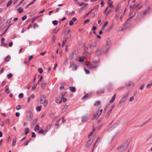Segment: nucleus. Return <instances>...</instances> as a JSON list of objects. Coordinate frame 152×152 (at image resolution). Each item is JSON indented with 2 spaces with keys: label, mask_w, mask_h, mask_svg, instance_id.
Returning a JSON list of instances; mask_svg holds the SVG:
<instances>
[{
  "label": "nucleus",
  "mask_w": 152,
  "mask_h": 152,
  "mask_svg": "<svg viewBox=\"0 0 152 152\" xmlns=\"http://www.w3.org/2000/svg\"><path fill=\"white\" fill-rule=\"evenodd\" d=\"M34 94H32L28 98L27 102L29 103L31 99H33L34 97Z\"/></svg>",
  "instance_id": "obj_11"
},
{
  "label": "nucleus",
  "mask_w": 152,
  "mask_h": 152,
  "mask_svg": "<svg viewBox=\"0 0 152 152\" xmlns=\"http://www.w3.org/2000/svg\"><path fill=\"white\" fill-rule=\"evenodd\" d=\"M36 135L35 133L34 132H32V137H36Z\"/></svg>",
  "instance_id": "obj_56"
},
{
  "label": "nucleus",
  "mask_w": 152,
  "mask_h": 152,
  "mask_svg": "<svg viewBox=\"0 0 152 152\" xmlns=\"http://www.w3.org/2000/svg\"><path fill=\"white\" fill-rule=\"evenodd\" d=\"M134 97L133 96H132V97H131L129 99L130 101L131 102L132 101L134 100Z\"/></svg>",
  "instance_id": "obj_59"
},
{
  "label": "nucleus",
  "mask_w": 152,
  "mask_h": 152,
  "mask_svg": "<svg viewBox=\"0 0 152 152\" xmlns=\"http://www.w3.org/2000/svg\"><path fill=\"white\" fill-rule=\"evenodd\" d=\"M61 99H62V101L64 102H65L67 101V99L65 98H63Z\"/></svg>",
  "instance_id": "obj_63"
},
{
  "label": "nucleus",
  "mask_w": 152,
  "mask_h": 152,
  "mask_svg": "<svg viewBox=\"0 0 152 152\" xmlns=\"http://www.w3.org/2000/svg\"><path fill=\"white\" fill-rule=\"evenodd\" d=\"M92 140H89L88 141V142L86 144V147L87 148L89 147L90 146V145L92 143Z\"/></svg>",
  "instance_id": "obj_10"
},
{
  "label": "nucleus",
  "mask_w": 152,
  "mask_h": 152,
  "mask_svg": "<svg viewBox=\"0 0 152 152\" xmlns=\"http://www.w3.org/2000/svg\"><path fill=\"white\" fill-rule=\"evenodd\" d=\"M20 114L18 112H17L16 113L15 115L16 117H18L20 116Z\"/></svg>",
  "instance_id": "obj_64"
},
{
  "label": "nucleus",
  "mask_w": 152,
  "mask_h": 152,
  "mask_svg": "<svg viewBox=\"0 0 152 152\" xmlns=\"http://www.w3.org/2000/svg\"><path fill=\"white\" fill-rule=\"evenodd\" d=\"M91 96V94H86L82 98V99L83 100L85 99V98H87Z\"/></svg>",
  "instance_id": "obj_21"
},
{
  "label": "nucleus",
  "mask_w": 152,
  "mask_h": 152,
  "mask_svg": "<svg viewBox=\"0 0 152 152\" xmlns=\"http://www.w3.org/2000/svg\"><path fill=\"white\" fill-rule=\"evenodd\" d=\"M96 47V42H94V45H90V48L91 49H93L94 48H95Z\"/></svg>",
  "instance_id": "obj_15"
},
{
  "label": "nucleus",
  "mask_w": 152,
  "mask_h": 152,
  "mask_svg": "<svg viewBox=\"0 0 152 152\" xmlns=\"http://www.w3.org/2000/svg\"><path fill=\"white\" fill-rule=\"evenodd\" d=\"M116 96V94H115L113 96L112 99L110 101V103H112L114 101Z\"/></svg>",
  "instance_id": "obj_13"
},
{
  "label": "nucleus",
  "mask_w": 152,
  "mask_h": 152,
  "mask_svg": "<svg viewBox=\"0 0 152 152\" xmlns=\"http://www.w3.org/2000/svg\"><path fill=\"white\" fill-rule=\"evenodd\" d=\"M65 94V92H63L61 94V98H64Z\"/></svg>",
  "instance_id": "obj_54"
},
{
  "label": "nucleus",
  "mask_w": 152,
  "mask_h": 152,
  "mask_svg": "<svg viewBox=\"0 0 152 152\" xmlns=\"http://www.w3.org/2000/svg\"><path fill=\"white\" fill-rule=\"evenodd\" d=\"M27 116L29 120H31L33 118V114L31 111H29L28 113Z\"/></svg>",
  "instance_id": "obj_8"
},
{
  "label": "nucleus",
  "mask_w": 152,
  "mask_h": 152,
  "mask_svg": "<svg viewBox=\"0 0 152 152\" xmlns=\"http://www.w3.org/2000/svg\"><path fill=\"white\" fill-rule=\"evenodd\" d=\"M40 103L43 104L44 106L45 107L48 104V101L46 100L45 96L44 95H42L40 97Z\"/></svg>",
  "instance_id": "obj_4"
},
{
  "label": "nucleus",
  "mask_w": 152,
  "mask_h": 152,
  "mask_svg": "<svg viewBox=\"0 0 152 152\" xmlns=\"http://www.w3.org/2000/svg\"><path fill=\"white\" fill-rule=\"evenodd\" d=\"M38 71L40 73H42L43 72L42 69L41 68H39L38 69Z\"/></svg>",
  "instance_id": "obj_45"
},
{
  "label": "nucleus",
  "mask_w": 152,
  "mask_h": 152,
  "mask_svg": "<svg viewBox=\"0 0 152 152\" xmlns=\"http://www.w3.org/2000/svg\"><path fill=\"white\" fill-rule=\"evenodd\" d=\"M99 6V5H97L94 7V8L93 9V10H96L98 9Z\"/></svg>",
  "instance_id": "obj_37"
},
{
  "label": "nucleus",
  "mask_w": 152,
  "mask_h": 152,
  "mask_svg": "<svg viewBox=\"0 0 152 152\" xmlns=\"http://www.w3.org/2000/svg\"><path fill=\"white\" fill-rule=\"evenodd\" d=\"M56 39V37L54 36V35L53 37V38H52V41L54 42L55 41V40Z\"/></svg>",
  "instance_id": "obj_62"
},
{
  "label": "nucleus",
  "mask_w": 152,
  "mask_h": 152,
  "mask_svg": "<svg viewBox=\"0 0 152 152\" xmlns=\"http://www.w3.org/2000/svg\"><path fill=\"white\" fill-rule=\"evenodd\" d=\"M100 103V102L99 101H97L95 104H94L95 105H99Z\"/></svg>",
  "instance_id": "obj_51"
},
{
  "label": "nucleus",
  "mask_w": 152,
  "mask_h": 152,
  "mask_svg": "<svg viewBox=\"0 0 152 152\" xmlns=\"http://www.w3.org/2000/svg\"><path fill=\"white\" fill-rule=\"evenodd\" d=\"M31 139H30L29 140L23 143V144L25 146H26V145H27L28 144V143L30 141Z\"/></svg>",
  "instance_id": "obj_27"
},
{
  "label": "nucleus",
  "mask_w": 152,
  "mask_h": 152,
  "mask_svg": "<svg viewBox=\"0 0 152 152\" xmlns=\"http://www.w3.org/2000/svg\"><path fill=\"white\" fill-rule=\"evenodd\" d=\"M69 90L72 92H74L76 91L75 88L73 87H69Z\"/></svg>",
  "instance_id": "obj_20"
},
{
  "label": "nucleus",
  "mask_w": 152,
  "mask_h": 152,
  "mask_svg": "<svg viewBox=\"0 0 152 152\" xmlns=\"http://www.w3.org/2000/svg\"><path fill=\"white\" fill-rule=\"evenodd\" d=\"M59 30V28H58L57 30H56V29H54L53 31V33L56 34L58 32Z\"/></svg>",
  "instance_id": "obj_48"
},
{
  "label": "nucleus",
  "mask_w": 152,
  "mask_h": 152,
  "mask_svg": "<svg viewBox=\"0 0 152 152\" xmlns=\"http://www.w3.org/2000/svg\"><path fill=\"white\" fill-rule=\"evenodd\" d=\"M129 146V144L128 142H126L124 145L119 146L117 148L118 150V152H123Z\"/></svg>",
  "instance_id": "obj_2"
},
{
  "label": "nucleus",
  "mask_w": 152,
  "mask_h": 152,
  "mask_svg": "<svg viewBox=\"0 0 152 152\" xmlns=\"http://www.w3.org/2000/svg\"><path fill=\"white\" fill-rule=\"evenodd\" d=\"M21 106L20 105H17L16 107V109L17 110H19L21 108Z\"/></svg>",
  "instance_id": "obj_39"
},
{
  "label": "nucleus",
  "mask_w": 152,
  "mask_h": 152,
  "mask_svg": "<svg viewBox=\"0 0 152 152\" xmlns=\"http://www.w3.org/2000/svg\"><path fill=\"white\" fill-rule=\"evenodd\" d=\"M151 7L150 6H148L147 7V9L143 11L139 14L137 16V18H138L140 19L143 18L145 15L148 13L150 11Z\"/></svg>",
  "instance_id": "obj_1"
},
{
  "label": "nucleus",
  "mask_w": 152,
  "mask_h": 152,
  "mask_svg": "<svg viewBox=\"0 0 152 152\" xmlns=\"http://www.w3.org/2000/svg\"><path fill=\"white\" fill-rule=\"evenodd\" d=\"M74 62H72L70 63V66H69V68H70L72 66H73L74 65Z\"/></svg>",
  "instance_id": "obj_40"
},
{
  "label": "nucleus",
  "mask_w": 152,
  "mask_h": 152,
  "mask_svg": "<svg viewBox=\"0 0 152 152\" xmlns=\"http://www.w3.org/2000/svg\"><path fill=\"white\" fill-rule=\"evenodd\" d=\"M152 136L151 135H150L148 136L146 142L148 144H151V141H152Z\"/></svg>",
  "instance_id": "obj_7"
},
{
  "label": "nucleus",
  "mask_w": 152,
  "mask_h": 152,
  "mask_svg": "<svg viewBox=\"0 0 152 152\" xmlns=\"http://www.w3.org/2000/svg\"><path fill=\"white\" fill-rule=\"evenodd\" d=\"M35 1L33 0L32 1L31 3H30L29 4H28V6H30L31 5H32L34 4Z\"/></svg>",
  "instance_id": "obj_55"
},
{
  "label": "nucleus",
  "mask_w": 152,
  "mask_h": 152,
  "mask_svg": "<svg viewBox=\"0 0 152 152\" xmlns=\"http://www.w3.org/2000/svg\"><path fill=\"white\" fill-rule=\"evenodd\" d=\"M129 94V93L126 94L125 95L123 96L121 99L120 102L118 104L119 107H120L124 104L125 102L128 98Z\"/></svg>",
  "instance_id": "obj_3"
},
{
  "label": "nucleus",
  "mask_w": 152,
  "mask_h": 152,
  "mask_svg": "<svg viewBox=\"0 0 152 152\" xmlns=\"http://www.w3.org/2000/svg\"><path fill=\"white\" fill-rule=\"evenodd\" d=\"M104 91V90L102 89V90H100L97 91V94H100L101 93H103V92Z\"/></svg>",
  "instance_id": "obj_24"
},
{
  "label": "nucleus",
  "mask_w": 152,
  "mask_h": 152,
  "mask_svg": "<svg viewBox=\"0 0 152 152\" xmlns=\"http://www.w3.org/2000/svg\"><path fill=\"white\" fill-rule=\"evenodd\" d=\"M47 85V83H42V85H41V88L42 89H44L46 86Z\"/></svg>",
  "instance_id": "obj_17"
},
{
  "label": "nucleus",
  "mask_w": 152,
  "mask_h": 152,
  "mask_svg": "<svg viewBox=\"0 0 152 152\" xmlns=\"http://www.w3.org/2000/svg\"><path fill=\"white\" fill-rule=\"evenodd\" d=\"M42 106H40L37 107L36 110L37 111H39L41 109Z\"/></svg>",
  "instance_id": "obj_28"
},
{
  "label": "nucleus",
  "mask_w": 152,
  "mask_h": 152,
  "mask_svg": "<svg viewBox=\"0 0 152 152\" xmlns=\"http://www.w3.org/2000/svg\"><path fill=\"white\" fill-rule=\"evenodd\" d=\"M76 51L74 50L73 51L72 54H70L69 58V60H71L73 58L74 55Z\"/></svg>",
  "instance_id": "obj_9"
},
{
  "label": "nucleus",
  "mask_w": 152,
  "mask_h": 152,
  "mask_svg": "<svg viewBox=\"0 0 152 152\" xmlns=\"http://www.w3.org/2000/svg\"><path fill=\"white\" fill-rule=\"evenodd\" d=\"M5 91L6 93L7 94H8L10 93V91L9 89V86L8 85H7L5 86Z\"/></svg>",
  "instance_id": "obj_14"
},
{
  "label": "nucleus",
  "mask_w": 152,
  "mask_h": 152,
  "mask_svg": "<svg viewBox=\"0 0 152 152\" xmlns=\"http://www.w3.org/2000/svg\"><path fill=\"white\" fill-rule=\"evenodd\" d=\"M83 8L84 7H82L81 8H80L78 12L79 13L83 11Z\"/></svg>",
  "instance_id": "obj_61"
},
{
  "label": "nucleus",
  "mask_w": 152,
  "mask_h": 152,
  "mask_svg": "<svg viewBox=\"0 0 152 152\" xmlns=\"http://www.w3.org/2000/svg\"><path fill=\"white\" fill-rule=\"evenodd\" d=\"M93 10V9H92L88 13H87L85 15V17H86V16H87L88 15L90 14L91 13L92 11Z\"/></svg>",
  "instance_id": "obj_47"
},
{
  "label": "nucleus",
  "mask_w": 152,
  "mask_h": 152,
  "mask_svg": "<svg viewBox=\"0 0 152 152\" xmlns=\"http://www.w3.org/2000/svg\"><path fill=\"white\" fill-rule=\"evenodd\" d=\"M74 24L72 20H70L69 22V24L70 26H72Z\"/></svg>",
  "instance_id": "obj_50"
},
{
  "label": "nucleus",
  "mask_w": 152,
  "mask_h": 152,
  "mask_svg": "<svg viewBox=\"0 0 152 152\" xmlns=\"http://www.w3.org/2000/svg\"><path fill=\"white\" fill-rule=\"evenodd\" d=\"M18 11L20 13H21L23 11V9L21 7H20L18 9Z\"/></svg>",
  "instance_id": "obj_26"
},
{
  "label": "nucleus",
  "mask_w": 152,
  "mask_h": 152,
  "mask_svg": "<svg viewBox=\"0 0 152 152\" xmlns=\"http://www.w3.org/2000/svg\"><path fill=\"white\" fill-rule=\"evenodd\" d=\"M52 126V124H50L49 125H48L47 127V129H50V127H51V126Z\"/></svg>",
  "instance_id": "obj_52"
},
{
  "label": "nucleus",
  "mask_w": 152,
  "mask_h": 152,
  "mask_svg": "<svg viewBox=\"0 0 152 152\" xmlns=\"http://www.w3.org/2000/svg\"><path fill=\"white\" fill-rule=\"evenodd\" d=\"M77 66L75 64L73 66V70L74 71H75L77 70Z\"/></svg>",
  "instance_id": "obj_35"
},
{
  "label": "nucleus",
  "mask_w": 152,
  "mask_h": 152,
  "mask_svg": "<svg viewBox=\"0 0 152 152\" xmlns=\"http://www.w3.org/2000/svg\"><path fill=\"white\" fill-rule=\"evenodd\" d=\"M99 110H98L96 112L95 114L93 115V116L92 118V119H94L96 118L98 114Z\"/></svg>",
  "instance_id": "obj_12"
},
{
  "label": "nucleus",
  "mask_w": 152,
  "mask_h": 152,
  "mask_svg": "<svg viewBox=\"0 0 152 152\" xmlns=\"http://www.w3.org/2000/svg\"><path fill=\"white\" fill-rule=\"evenodd\" d=\"M112 111V109H111L110 111H108L106 115L105 116L106 118H109V116L110 114V113H111Z\"/></svg>",
  "instance_id": "obj_23"
},
{
  "label": "nucleus",
  "mask_w": 152,
  "mask_h": 152,
  "mask_svg": "<svg viewBox=\"0 0 152 152\" xmlns=\"http://www.w3.org/2000/svg\"><path fill=\"white\" fill-rule=\"evenodd\" d=\"M67 105H65L64 107L63 108L62 112V113H64L66 110L67 108Z\"/></svg>",
  "instance_id": "obj_25"
},
{
  "label": "nucleus",
  "mask_w": 152,
  "mask_h": 152,
  "mask_svg": "<svg viewBox=\"0 0 152 152\" xmlns=\"http://www.w3.org/2000/svg\"><path fill=\"white\" fill-rule=\"evenodd\" d=\"M29 129L28 128H26L25 130V134H26L29 132Z\"/></svg>",
  "instance_id": "obj_41"
},
{
  "label": "nucleus",
  "mask_w": 152,
  "mask_h": 152,
  "mask_svg": "<svg viewBox=\"0 0 152 152\" xmlns=\"http://www.w3.org/2000/svg\"><path fill=\"white\" fill-rule=\"evenodd\" d=\"M23 96V93H21L18 95V97L20 99H22Z\"/></svg>",
  "instance_id": "obj_31"
},
{
  "label": "nucleus",
  "mask_w": 152,
  "mask_h": 152,
  "mask_svg": "<svg viewBox=\"0 0 152 152\" xmlns=\"http://www.w3.org/2000/svg\"><path fill=\"white\" fill-rule=\"evenodd\" d=\"M112 10L110 9L106 13V15L107 16L111 12Z\"/></svg>",
  "instance_id": "obj_42"
},
{
  "label": "nucleus",
  "mask_w": 152,
  "mask_h": 152,
  "mask_svg": "<svg viewBox=\"0 0 152 152\" xmlns=\"http://www.w3.org/2000/svg\"><path fill=\"white\" fill-rule=\"evenodd\" d=\"M12 75L11 73H10L7 75V77L8 79H9L12 77Z\"/></svg>",
  "instance_id": "obj_36"
},
{
  "label": "nucleus",
  "mask_w": 152,
  "mask_h": 152,
  "mask_svg": "<svg viewBox=\"0 0 152 152\" xmlns=\"http://www.w3.org/2000/svg\"><path fill=\"white\" fill-rule=\"evenodd\" d=\"M88 115L83 116L82 118V123H85L88 121Z\"/></svg>",
  "instance_id": "obj_5"
},
{
  "label": "nucleus",
  "mask_w": 152,
  "mask_h": 152,
  "mask_svg": "<svg viewBox=\"0 0 152 152\" xmlns=\"http://www.w3.org/2000/svg\"><path fill=\"white\" fill-rule=\"evenodd\" d=\"M111 45V40L110 39L108 38L107 40L106 45L110 46Z\"/></svg>",
  "instance_id": "obj_16"
},
{
  "label": "nucleus",
  "mask_w": 152,
  "mask_h": 152,
  "mask_svg": "<svg viewBox=\"0 0 152 152\" xmlns=\"http://www.w3.org/2000/svg\"><path fill=\"white\" fill-rule=\"evenodd\" d=\"M152 86V83H151L150 84H148L147 86H146V87L148 88H149L151 86Z\"/></svg>",
  "instance_id": "obj_49"
},
{
  "label": "nucleus",
  "mask_w": 152,
  "mask_h": 152,
  "mask_svg": "<svg viewBox=\"0 0 152 152\" xmlns=\"http://www.w3.org/2000/svg\"><path fill=\"white\" fill-rule=\"evenodd\" d=\"M84 71H85V72L86 74H88L90 73V71L88 70L87 69L85 68H84Z\"/></svg>",
  "instance_id": "obj_34"
},
{
  "label": "nucleus",
  "mask_w": 152,
  "mask_h": 152,
  "mask_svg": "<svg viewBox=\"0 0 152 152\" xmlns=\"http://www.w3.org/2000/svg\"><path fill=\"white\" fill-rule=\"evenodd\" d=\"M61 119H58L57 121V123L55 124V125L56 126H57V128L58 127V126H59V122L60 121H61Z\"/></svg>",
  "instance_id": "obj_22"
},
{
  "label": "nucleus",
  "mask_w": 152,
  "mask_h": 152,
  "mask_svg": "<svg viewBox=\"0 0 152 152\" xmlns=\"http://www.w3.org/2000/svg\"><path fill=\"white\" fill-rule=\"evenodd\" d=\"M12 1L11 0L9 1L6 5L7 7H8L12 3Z\"/></svg>",
  "instance_id": "obj_30"
},
{
  "label": "nucleus",
  "mask_w": 152,
  "mask_h": 152,
  "mask_svg": "<svg viewBox=\"0 0 152 152\" xmlns=\"http://www.w3.org/2000/svg\"><path fill=\"white\" fill-rule=\"evenodd\" d=\"M39 126L38 125H36L34 128V129L35 131L38 130H39Z\"/></svg>",
  "instance_id": "obj_33"
},
{
  "label": "nucleus",
  "mask_w": 152,
  "mask_h": 152,
  "mask_svg": "<svg viewBox=\"0 0 152 152\" xmlns=\"http://www.w3.org/2000/svg\"><path fill=\"white\" fill-rule=\"evenodd\" d=\"M86 65L88 66L90 68H91V67L92 66V65L88 62L86 64Z\"/></svg>",
  "instance_id": "obj_38"
},
{
  "label": "nucleus",
  "mask_w": 152,
  "mask_h": 152,
  "mask_svg": "<svg viewBox=\"0 0 152 152\" xmlns=\"http://www.w3.org/2000/svg\"><path fill=\"white\" fill-rule=\"evenodd\" d=\"M12 145L13 146H15L16 145V138H14L12 140Z\"/></svg>",
  "instance_id": "obj_18"
},
{
  "label": "nucleus",
  "mask_w": 152,
  "mask_h": 152,
  "mask_svg": "<svg viewBox=\"0 0 152 152\" xmlns=\"http://www.w3.org/2000/svg\"><path fill=\"white\" fill-rule=\"evenodd\" d=\"M48 129L46 128L44 131H43V134H45L48 131Z\"/></svg>",
  "instance_id": "obj_58"
},
{
  "label": "nucleus",
  "mask_w": 152,
  "mask_h": 152,
  "mask_svg": "<svg viewBox=\"0 0 152 152\" xmlns=\"http://www.w3.org/2000/svg\"><path fill=\"white\" fill-rule=\"evenodd\" d=\"M108 22L107 21H106L105 22L104 24L102 27V30H104L105 27L108 24Z\"/></svg>",
  "instance_id": "obj_19"
},
{
  "label": "nucleus",
  "mask_w": 152,
  "mask_h": 152,
  "mask_svg": "<svg viewBox=\"0 0 152 152\" xmlns=\"http://www.w3.org/2000/svg\"><path fill=\"white\" fill-rule=\"evenodd\" d=\"M27 18V16L26 15H24L22 18L23 20H26Z\"/></svg>",
  "instance_id": "obj_60"
},
{
  "label": "nucleus",
  "mask_w": 152,
  "mask_h": 152,
  "mask_svg": "<svg viewBox=\"0 0 152 152\" xmlns=\"http://www.w3.org/2000/svg\"><path fill=\"white\" fill-rule=\"evenodd\" d=\"M12 19V18L9 19L7 21V23H8V24H9L11 22Z\"/></svg>",
  "instance_id": "obj_43"
},
{
  "label": "nucleus",
  "mask_w": 152,
  "mask_h": 152,
  "mask_svg": "<svg viewBox=\"0 0 152 152\" xmlns=\"http://www.w3.org/2000/svg\"><path fill=\"white\" fill-rule=\"evenodd\" d=\"M37 122V119H36L34 120L33 122V124H36Z\"/></svg>",
  "instance_id": "obj_53"
},
{
  "label": "nucleus",
  "mask_w": 152,
  "mask_h": 152,
  "mask_svg": "<svg viewBox=\"0 0 152 152\" xmlns=\"http://www.w3.org/2000/svg\"><path fill=\"white\" fill-rule=\"evenodd\" d=\"M10 57L9 56H7L5 58V60L7 61H9L10 60Z\"/></svg>",
  "instance_id": "obj_32"
},
{
  "label": "nucleus",
  "mask_w": 152,
  "mask_h": 152,
  "mask_svg": "<svg viewBox=\"0 0 152 152\" xmlns=\"http://www.w3.org/2000/svg\"><path fill=\"white\" fill-rule=\"evenodd\" d=\"M37 84H34V86H33L32 87V89L34 91L35 89V88L37 87Z\"/></svg>",
  "instance_id": "obj_44"
},
{
  "label": "nucleus",
  "mask_w": 152,
  "mask_h": 152,
  "mask_svg": "<svg viewBox=\"0 0 152 152\" xmlns=\"http://www.w3.org/2000/svg\"><path fill=\"white\" fill-rule=\"evenodd\" d=\"M130 85H131V82H128L126 84V86L127 87L130 86Z\"/></svg>",
  "instance_id": "obj_57"
},
{
  "label": "nucleus",
  "mask_w": 152,
  "mask_h": 152,
  "mask_svg": "<svg viewBox=\"0 0 152 152\" xmlns=\"http://www.w3.org/2000/svg\"><path fill=\"white\" fill-rule=\"evenodd\" d=\"M79 61L81 62H83L84 61V58L83 57H79Z\"/></svg>",
  "instance_id": "obj_29"
},
{
  "label": "nucleus",
  "mask_w": 152,
  "mask_h": 152,
  "mask_svg": "<svg viewBox=\"0 0 152 152\" xmlns=\"http://www.w3.org/2000/svg\"><path fill=\"white\" fill-rule=\"evenodd\" d=\"M103 53V51L100 48L98 49L96 51V55H101Z\"/></svg>",
  "instance_id": "obj_6"
},
{
  "label": "nucleus",
  "mask_w": 152,
  "mask_h": 152,
  "mask_svg": "<svg viewBox=\"0 0 152 152\" xmlns=\"http://www.w3.org/2000/svg\"><path fill=\"white\" fill-rule=\"evenodd\" d=\"M58 22L57 20H55L53 21V23L55 25H56L58 24Z\"/></svg>",
  "instance_id": "obj_46"
}]
</instances>
